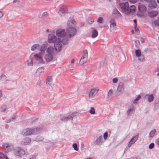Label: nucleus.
<instances>
[{"mask_svg":"<svg viewBox=\"0 0 159 159\" xmlns=\"http://www.w3.org/2000/svg\"><path fill=\"white\" fill-rule=\"evenodd\" d=\"M48 42L49 43H54V47L57 51H59L61 48V44L60 38H57L56 36L52 34H49L48 36Z\"/></svg>","mask_w":159,"mask_h":159,"instance_id":"1","label":"nucleus"},{"mask_svg":"<svg viewBox=\"0 0 159 159\" xmlns=\"http://www.w3.org/2000/svg\"><path fill=\"white\" fill-rule=\"evenodd\" d=\"M46 46L45 44L42 45L40 48V52L38 53H35L34 55V59L39 63L43 62V56L46 51Z\"/></svg>","mask_w":159,"mask_h":159,"instance_id":"2","label":"nucleus"},{"mask_svg":"<svg viewBox=\"0 0 159 159\" xmlns=\"http://www.w3.org/2000/svg\"><path fill=\"white\" fill-rule=\"evenodd\" d=\"M99 91V89L98 87L91 88L89 91L88 97L90 99H93L97 95Z\"/></svg>","mask_w":159,"mask_h":159,"instance_id":"3","label":"nucleus"},{"mask_svg":"<svg viewBox=\"0 0 159 159\" xmlns=\"http://www.w3.org/2000/svg\"><path fill=\"white\" fill-rule=\"evenodd\" d=\"M37 129L27 128L23 129L22 131V134L24 135H28L37 133Z\"/></svg>","mask_w":159,"mask_h":159,"instance_id":"4","label":"nucleus"},{"mask_svg":"<svg viewBox=\"0 0 159 159\" xmlns=\"http://www.w3.org/2000/svg\"><path fill=\"white\" fill-rule=\"evenodd\" d=\"M88 53L87 51L84 50L83 52V53L80 59L79 64L80 66L83 65L88 60Z\"/></svg>","mask_w":159,"mask_h":159,"instance_id":"5","label":"nucleus"},{"mask_svg":"<svg viewBox=\"0 0 159 159\" xmlns=\"http://www.w3.org/2000/svg\"><path fill=\"white\" fill-rule=\"evenodd\" d=\"M119 6L121 9L122 12L126 15L129 14V12L128 11L129 5L128 2L120 3Z\"/></svg>","mask_w":159,"mask_h":159,"instance_id":"6","label":"nucleus"},{"mask_svg":"<svg viewBox=\"0 0 159 159\" xmlns=\"http://www.w3.org/2000/svg\"><path fill=\"white\" fill-rule=\"evenodd\" d=\"M58 13L61 16H65L69 14L68 9L66 6H63L60 8Z\"/></svg>","mask_w":159,"mask_h":159,"instance_id":"7","label":"nucleus"},{"mask_svg":"<svg viewBox=\"0 0 159 159\" xmlns=\"http://www.w3.org/2000/svg\"><path fill=\"white\" fill-rule=\"evenodd\" d=\"M136 57L138 58V59L140 61L143 62L144 61V57L141 53L140 50L139 49L136 50L135 51Z\"/></svg>","mask_w":159,"mask_h":159,"instance_id":"8","label":"nucleus"},{"mask_svg":"<svg viewBox=\"0 0 159 159\" xmlns=\"http://www.w3.org/2000/svg\"><path fill=\"white\" fill-rule=\"evenodd\" d=\"M112 14L113 16L116 19H119L122 18V15L116 8H115L113 9Z\"/></svg>","mask_w":159,"mask_h":159,"instance_id":"9","label":"nucleus"},{"mask_svg":"<svg viewBox=\"0 0 159 159\" xmlns=\"http://www.w3.org/2000/svg\"><path fill=\"white\" fill-rule=\"evenodd\" d=\"M15 154L18 157H21L25 154L24 151L19 148H17L15 150Z\"/></svg>","mask_w":159,"mask_h":159,"instance_id":"10","label":"nucleus"},{"mask_svg":"<svg viewBox=\"0 0 159 159\" xmlns=\"http://www.w3.org/2000/svg\"><path fill=\"white\" fill-rule=\"evenodd\" d=\"M66 34L64 30L58 29L56 31V35L57 37H63L65 36Z\"/></svg>","mask_w":159,"mask_h":159,"instance_id":"11","label":"nucleus"},{"mask_svg":"<svg viewBox=\"0 0 159 159\" xmlns=\"http://www.w3.org/2000/svg\"><path fill=\"white\" fill-rule=\"evenodd\" d=\"M124 84L122 82L119 83L116 91V94H119L124 89Z\"/></svg>","mask_w":159,"mask_h":159,"instance_id":"12","label":"nucleus"},{"mask_svg":"<svg viewBox=\"0 0 159 159\" xmlns=\"http://www.w3.org/2000/svg\"><path fill=\"white\" fill-rule=\"evenodd\" d=\"M110 22L111 29L112 30H114L116 26V22L114 18H111L110 20Z\"/></svg>","mask_w":159,"mask_h":159,"instance_id":"13","label":"nucleus"},{"mask_svg":"<svg viewBox=\"0 0 159 159\" xmlns=\"http://www.w3.org/2000/svg\"><path fill=\"white\" fill-rule=\"evenodd\" d=\"M53 55L47 54L44 56V58L47 62L51 61L53 58Z\"/></svg>","mask_w":159,"mask_h":159,"instance_id":"14","label":"nucleus"},{"mask_svg":"<svg viewBox=\"0 0 159 159\" xmlns=\"http://www.w3.org/2000/svg\"><path fill=\"white\" fill-rule=\"evenodd\" d=\"M75 27H70V37L74 36L77 33V31Z\"/></svg>","mask_w":159,"mask_h":159,"instance_id":"15","label":"nucleus"},{"mask_svg":"<svg viewBox=\"0 0 159 159\" xmlns=\"http://www.w3.org/2000/svg\"><path fill=\"white\" fill-rule=\"evenodd\" d=\"M148 2V6L150 8H154L156 7L157 4L154 0H150Z\"/></svg>","mask_w":159,"mask_h":159,"instance_id":"16","label":"nucleus"},{"mask_svg":"<svg viewBox=\"0 0 159 159\" xmlns=\"http://www.w3.org/2000/svg\"><path fill=\"white\" fill-rule=\"evenodd\" d=\"M77 23L74 17L70 18V27H77Z\"/></svg>","mask_w":159,"mask_h":159,"instance_id":"17","label":"nucleus"},{"mask_svg":"<svg viewBox=\"0 0 159 159\" xmlns=\"http://www.w3.org/2000/svg\"><path fill=\"white\" fill-rule=\"evenodd\" d=\"M92 32V37L93 38H95L98 35V32L97 30L93 28H91Z\"/></svg>","mask_w":159,"mask_h":159,"instance_id":"18","label":"nucleus"},{"mask_svg":"<svg viewBox=\"0 0 159 159\" xmlns=\"http://www.w3.org/2000/svg\"><path fill=\"white\" fill-rule=\"evenodd\" d=\"M139 10L141 12L143 13L146 11V8L143 4H141L140 3L138 6Z\"/></svg>","mask_w":159,"mask_h":159,"instance_id":"19","label":"nucleus"},{"mask_svg":"<svg viewBox=\"0 0 159 159\" xmlns=\"http://www.w3.org/2000/svg\"><path fill=\"white\" fill-rule=\"evenodd\" d=\"M138 137V135H136L134 136L130 141L128 144V147H130L131 145L135 143L137 140Z\"/></svg>","mask_w":159,"mask_h":159,"instance_id":"20","label":"nucleus"},{"mask_svg":"<svg viewBox=\"0 0 159 159\" xmlns=\"http://www.w3.org/2000/svg\"><path fill=\"white\" fill-rule=\"evenodd\" d=\"M103 143V140L102 139V137L99 136L95 140L94 143L96 145H101Z\"/></svg>","mask_w":159,"mask_h":159,"instance_id":"21","label":"nucleus"},{"mask_svg":"<svg viewBox=\"0 0 159 159\" xmlns=\"http://www.w3.org/2000/svg\"><path fill=\"white\" fill-rule=\"evenodd\" d=\"M46 52L47 54L53 55L54 48L52 47H49L46 48Z\"/></svg>","mask_w":159,"mask_h":159,"instance_id":"22","label":"nucleus"},{"mask_svg":"<svg viewBox=\"0 0 159 159\" xmlns=\"http://www.w3.org/2000/svg\"><path fill=\"white\" fill-rule=\"evenodd\" d=\"M52 78L51 76H48L46 80V84L51 86L52 84Z\"/></svg>","mask_w":159,"mask_h":159,"instance_id":"23","label":"nucleus"},{"mask_svg":"<svg viewBox=\"0 0 159 159\" xmlns=\"http://www.w3.org/2000/svg\"><path fill=\"white\" fill-rule=\"evenodd\" d=\"M3 146L6 147V148L4 149V151L6 153H7L9 152V150L12 147L11 145H9L7 143L4 144Z\"/></svg>","mask_w":159,"mask_h":159,"instance_id":"24","label":"nucleus"},{"mask_svg":"<svg viewBox=\"0 0 159 159\" xmlns=\"http://www.w3.org/2000/svg\"><path fill=\"white\" fill-rule=\"evenodd\" d=\"M158 12L156 11H152L148 13L149 16L151 17H154L158 15Z\"/></svg>","mask_w":159,"mask_h":159,"instance_id":"25","label":"nucleus"},{"mask_svg":"<svg viewBox=\"0 0 159 159\" xmlns=\"http://www.w3.org/2000/svg\"><path fill=\"white\" fill-rule=\"evenodd\" d=\"M136 7L134 5L131 6L129 8L128 7V11L129 12V14L130 13H134L135 11Z\"/></svg>","mask_w":159,"mask_h":159,"instance_id":"26","label":"nucleus"},{"mask_svg":"<svg viewBox=\"0 0 159 159\" xmlns=\"http://www.w3.org/2000/svg\"><path fill=\"white\" fill-rule=\"evenodd\" d=\"M145 98H148V101L150 102L152 101L153 99V95L152 94H151L149 95L148 94H146L145 96Z\"/></svg>","mask_w":159,"mask_h":159,"instance_id":"27","label":"nucleus"},{"mask_svg":"<svg viewBox=\"0 0 159 159\" xmlns=\"http://www.w3.org/2000/svg\"><path fill=\"white\" fill-rule=\"evenodd\" d=\"M40 48V45L39 44H34L31 47V50L33 51H34L35 50L38 49Z\"/></svg>","mask_w":159,"mask_h":159,"instance_id":"28","label":"nucleus"},{"mask_svg":"<svg viewBox=\"0 0 159 159\" xmlns=\"http://www.w3.org/2000/svg\"><path fill=\"white\" fill-rule=\"evenodd\" d=\"M134 110V106L133 105H130L128 108V110L127 111V112L128 113V115H129V113L133 111Z\"/></svg>","mask_w":159,"mask_h":159,"instance_id":"29","label":"nucleus"},{"mask_svg":"<svg viewBox=\"0 0 159 159\" xmlns=\"http://www.w3.org/2000/svg\"><path fill=\"white\" fill-rule=\"evenodd\" d=\"M76 14V12L74 9H71L70 11V18L73 17Z\"/></svg>","mask_w":159,"mask_h":159,"instance_id":"30","label":"nucleus"},{"mask_svg":"<svg viewBox=\"0 0 159 159\" xmlns=\"http://www.w3.org/2000/svg\"><path fill=\"white\" fill-rule=\"evenodd\" d=\"M156 132V130L155 129L152 130L149 133V137L151 138L152 137L154 136Z\"/></svg>","mask_w":159,"mask_h":159,"instance_id":"31","label":"nucleus"},{"mask_svg":"<svg viewBox=\"0 0 159 159\" xmlns=\"http://www.w3.org/2000/svg\"><path fill=\"white\" fill-rule=\"evenodd\" d=\"M89 113L92 115H94L95 114V111L94 108L93 107H90L89 110Z\"/></svg>","mask_w":159,"mask_h":159,"instance_id":"32","label":"nucleus"},{"mask_svg":"<svg viewBox=\"0 0 159 159\" xmlns=\"http://www.w3.org/2000/svg\"><path fill=\"white\" fill-rule=\"evenodd\" d=\"M31 141L30 139L29 138H26L24 140V142L25 144L30 143Z\"/></svg>","mask_w":159,"mask_h":159,"instance_id":"33","label":"nucleus"},{"mask_svg":"<svg viewBox=\"0 0 159 159\" xmlns=\"http://www.w3.org/2000/svg\"><path fill=\"white\" fill-rule=\"evenodd\" d=\"M79 113L77 112H74L72 113L71 114V116H70V120H72L73 117L76 116Z\"/></svg>","mask_w":159,"mask_h":159,"instance_id":"34","label":"nucleus"},{"mask_svg":"<svg viewBox=\"0 0 159 159\" xmlns=\"http://www.w3.org/2000/svg\"><path fill=\"white\" fill-rule=\"evenodd\" d=\"M27 65L29 66L33 65V61L32 59L30 58L27 61Z\"/></svg>","mask_w":159,"mask_h":159,"instance_id":"35","label":"nucleus"},{"mask_svg":"<svg viewBox=\"0 0 159 159\" xmlns=\"http://www.w3.org/2000/svg\"><path fill=\"white\" fill-rule=\"evenodd\" d=\"M154 23L155 26H159V16L158 17V20H155Z\"/></svg>","mask_w":159,"mask_h":159,"instance_id":"36","label":"nucleus"},{"mask_svg":"<svg viewBox=\"0 0 159 159\" xmlns=\"http://www.w3.org/2000/svg\"><path fill=\"white\" fill-rule=\"evenodd\" d=\"M113 93V90L112 89H110L108 93H107V96L109 97H110L111 96Z\"/></svg>","mask_w":159,"mask_h":159,"instance_id":"37","label":"nucleus"},{"mask_svg":"<svg viewBox=\"0 0 159 159\" xmlns=\"http://www.w3.org/2000/svg\"><path fill=\"white\" fill-rule=\"evenodd\" d=\"M97 21L100 24H102L103 21V18L101 17H99L97 19Z\"/></svg>","mask_w":159,"mask_h":159,"instance_id":"38","label":"nucleus"},{"mask_svg":"<svg viewBox=\"0 0 159 159\" xmlns=\"http://www.w3.org/2000/svg\"><path fill=\"white\" fill-rule=\"evenodd\" d=\"M141 98V96L140 95H138L137 98L134 99V101L133 103L134 104H136L137 103V102Z\"/></svg>","mask_w":159,"mask_h":159,"instance_id":"39","label":"nucleus"},{"mask_svg":"<svg viewBox=\"0 0 159 159\" xmlns=\"http://www.w3.org/2000/svg\"><path fill=\"white\" fill-rule=\"evenodd\" d=\"M94 21L93 18H90L88 20V22L89 24H91Z\"/></svg>","mask_w":159,"mask_h":159,"instance_id":"40","label":"nucleus"},{"mask_svg":"<svg viewBox=\"0 0 159 159\" xmlns=\"http://www.w3.org/2000/svg\"><path fill=\"white\" fill-rule=\"evenodd\" d=\"M75 61V59H72L71 61V67H70V68H71L72 69H74V65L73 64L74 63Z\"/></svg>","mask_w":159,"mask_h":159,"instance_id":"41","label":"nucleus"},{"mask_svg":"<svg viewBox=\"0 0 159 159\" xmlns=\"http://www.w3.org/2000/svg\"><path fill=\"white\" fill-rule=\"evenodd\" d=\"M72 147L74 148V149L76 151H78V149L77 148V144L76 143H74L73 144Z\"/></svg>","mask_w":159,"mask_h":159,"instance_id":"42","label":"nucleus"},{"mask_svg":"<svg viewBox=\"0 0 159 159\" xmlns=\"http://www.w3.org/2000/svg\"><path fill=\"white\" fill-rule=\"evenodd\" d=\"M44 70V68L43 67H42L39 68L37 70V71L39 73L42 72Z\"/></svg>","mask_w":159,"mask_h":159,"instance_id":"43","label":"nucleus"},{"mask_svg":"<svg viewBox=\"0 0 159 159\" xmlns=\"http://www.w3.org/2000/svg\"><path fill=\"white\" fill-rule=\"evenodd\" d=\"M6 106L5 105H3L1 107V110L2 111H4L6 109Z\"/></svg>","mask_w":159,"mask_h":159,"instance_id":"44","label":"nucleus"},{"mask_svg":"<svg viewBox=\"0 0 159 159\" xmlns=\"http://www.w3.org/2000/svg\"><path fill=\"white\" fill-rule=\"evenodd\" d=\"M69 118L67 117H64L61 119V120L64 121H66L69 120Z\"/></svg>","mask_w":159,"mask_h":159,"instance_id":"45","label":"nucleus"},{"mask_svg":"<svg viewBox=\"0 0 159 159\" xmlns=\"http://www.w3.org/2000/svg\"><path fill=\"white\" fill-rule=\"evenodd\" d=\"M5 158H6L5 157V156L3 154L2 152H0V159H4Z\"/></svg>","mask_w":159,"mask_h":159,"instance_id":"46","label":"nucleus"},{"mask_svg":"<svg viewBox=\"0 0 159 159\" xmlns=\"http://www.w3.org/2000/svg\"><path fill=\"white\" fill-rule=\"evenodd\" d=\"M135 44L136 47H137L140 44L139 41L138 40H136L135 41Z\"/></svg>","mask_w":159,"mask_h":159,"instance_id":"47","label":"nucleus"},{"mask_svg":"<svg viewBox=\"0 0 159 159\" xmlns=\"http://www.w3.org/2000/svg\"><path fill=\"white\" fill-rule=\"evenodd\" d=\"M154 144L153 143H151L149 146V148L150 149H152L154 147Z\"/></svg>","mask_w":159,"mask_h":159,"instance_id":"48","label":"nucleus"},{"mask_svg":"<svg viewBox=\"0 0 159 159\" xmlns=\"http://www.w3.org/2000/svg\"><path fill=\"white\" fill-rule=\"evenodd\" d=\"M108 136V134L107 132H105L103 136L104 139L105 140H106L107 139V137Z\"/></svg>","mask_w":159,"mask_h":159,"instance_id":"49","label":"nucleus"},{"mask_svg":"<svg viewBox=\"0 0 159 159\" xmlns=\"http://www.w3.org/2000/svg\"><path fill=\"white\" fill-rule=\"evenodd\" d=\"M112 81L114 83H117L118 81V79L116 78H114L112 79Z\"/></svg>","mask_w":159,"mask_h":159,"instance_id":"50","label":"nucleus"},{"mask_svg":"<svg viewBox=\"0 0 159 159\" xmlns=\"http://www.w3.org/2000/svg\"><path fill=\"white\" fill-rule=\"evenodd\" d=\"M20 2L19 0H14L13 2L15 3L18 4Z\"/></svg>","mask_w":159,"mask_h":159,"instance_id":"51","label":"nucleus"},{"mask_svg":"<svg viewBox=\"0 0 159 159\" xmlns=\"http://www.w3.org/2000/svg\"><path fill=\"white\" fill-rule=\"evenodd\" d=\"M155 143L157 145H159V139H157L156 140Z\"/></svg>","mask_w":159,"mask_h":159,"instance_id":"52","label":"nucleus"},{"mask_svg":"<svg viewBox=\"0 0 159 159\" xmlns=\"http://www.w3.org/2000/svg\"><path fill=\"white\" fill-rule=\"evenodd\" d=\"M39 137H37V139L38 140V141H42L43 139V138L42 137H40V138H39Z\"/></svg>","mask_w":159,"mask_h":159,"instance_id":"53","label":"nucleus"},{"mask_svg":"<svg viewBox=\"0 0 159 159\" xmlns=\"http://www.w3.org/2000/svg\"><path fill=\"white\" fill-rule=\"evenodd\" d=\"M137 0H129L130 2L132 3H134L137 2Z\"/></svg>","mask_w":159,"mask_h":159,"instance_id":"54","label":"nucleus"},{"mask_svg":"<svg viewBox=\"0 0 159 159\" xmlns=\"http://www.w3.org/2000/svg\"><path fill=\"white\" fill-rule=\"evenodd\" d=\"M3 15V13L1 11H0V18H2Z\"/></svg>","mask_w":159,"mask_h":159,"instance_id":"55","label":"nucleus"},{"mask_svg":"<svg viewBox=\"0 0 159 159\" xmlns=\"http://www.w3.org/2000/svg\"><path fill=\"white\" fill-rule=\"evenodd\" d=\"M135 30H136L137 31H139V30L138 29V28H137L136 27H135Z\"/></svg>","mask_w":159,"mask_h":159,"instance_id":"56","label":"nucleus"},{"mask_svg":"<svg viewBox=\"0 0 159 159\" xmlns=\"http://www.w3.org/2000/svg\"><path fill=\"white\" fill-rule=\"evenodd\" d=\"M141 41L142 43H144V40L143 39H142L141 40Z\"/></svg>","mask_w":159,"mask_h":159,"instance_id":"57","label":"nucleus"},{"mask_svg":"<svg viewBox=\"0 0 159 159\" xmlns=\"http://www.w3.org/2000/svg\"><path fill=\"white\" fill-rule=\"evenodd\" d=\"M134 23L135 24V25H136V20H134Z\"/></svg>","mask_w":159,"mask_h":159,"instance_id":"58","label":"nucleus"},{"mask_svg":"<svg viewBox=\"0 0 159 159\" xmlns=\"http://www.w3.org/2000/svg\"><path fill=\"white\" fill-rule=\"evenodd\" d=\"M143 0L146 2H149V1L150 0Z\"/></svg>","mask_w":159,"mask_h":159,"instance_id":"59","label":"nucleus"},{"mask_svg":"<svg viewBox=\"0 0 159 159\" xmlns=\"http://www.w3.org/2000/svg\"><path fill=\"white\" fill-rule=\"evenodd\" d=\"M157 3L159 4V0H157Z\"/></svg>","mask_w":159,"mask_h":159,"instance_id":"60","label":"nucleus"},{"mask_svg":"<svg viewBox=\"0 0 159 159\" xmlns=\"http://www.w3.org/2000/svg\"><path fill=\"white\" fill-rule=\"evenodd\" d=\"M159 72H158V74H157V75L159 76V70L158 71Z\"/></svg>","mask_w":159,"mask_h":159,"instance_id":"61","label":"nucleus"},{"mask_svg":"<svg viewBox=\"0 0 159 159\" xmlns=\"http://www.w3.org/2000/svg\"><path fill=\"white\" fill-rule=\"evenodd\" d=\"M46 31H47V32H49V30H48V29H47V30Z\"/></svg>","mask_w":159,"mask_h":159,"instance_id":"62","label":"nucleus"},{"mask_svg":"<svg viewBox=\"0 0 159 159\" xmlns=\"http://www.w3.org/2000/svg\"><path fill=\"white\" fill-rule=\"evenodd\" d=\"M15 117H14V118H13V119H15Z\"/></svg>","mask_w":159,"mask_h":159,"instance_id":"63","label":"nucleus"},{"mask_svg":"<svg viewBox=\"0 0 159 159\" xmlns=\"http://www.w3.org/2000/svg\"><path fill=\"white\" fill-rule=\"evenodd\" d=\"M6 159H7V158H6Z\"/></svg>","mask_w":159,"mask_h":159,"instance_id":"64","label":"nucleus"}]
</instances>
